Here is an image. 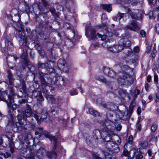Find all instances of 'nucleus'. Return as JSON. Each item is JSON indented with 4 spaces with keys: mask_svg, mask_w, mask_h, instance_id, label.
<instances>
[{
    "mask_svg": "<svg viewBox=\"0 0 159 159\" xmlns=\"http://www.w3.org/2000/svg\"><path fill=\"white\" fill-rule=\"evenodd\" d=\"M54 62L51 61H48L45 63H43L41 62H39L36 66L39 70L38 71L39 78H40V72L43 73L44 75L43 76V78L44 76L46 75L48 73H53L54 72L53 68Z\"/></svg>",
    "mask_w": 159,
    "mask_h": 159,
    "instance_id": "7ed1b4c3",
    "label": "nucleus"
},
{
    "mask_svg": "<svg viewBox=\"0 0 159 159\" xmlns=\"http://www.w3.org/2000/svg\"><path fill=\"white\" fill-rule=\"evenodd\" d=\"M0 99L5 102L9 109L11 108L12 104L14 102V99L12 97L7 94L6 91L2 92L0 93Z\"/></svg>",
    "mask_w": 159,
    "mask_h": 159,
    "instance_id": "0eeeda50",
    "label": "nucleus"
},
{
    "mask_svg": "<svg viewBox=\"0 0 159 159\" xmlns=\"http://www.w3.org/2000/svg\"><path fill=\"white\" fill-rule=\"evenodd\" d=\"M39 74L40 75V82L42 84L43 92L46 94V97L49 102H51L52 103H55V99L54 97L48 94L49 91L51 90V88L52 89V87L48 85V83L44 79L43 76L44 74L40 72Z\"/></svg>",
    "mask_w": 159,
    "mask_h": 159,
    "instance_id": "20e7f679",
    "label": "nucleus"
},
{
    "mask_svg": "<svg viewBox=\"0 0 159 159\" xmlns=\"http://www.w3.org/2000/svg\"><path fill=\"white\" fill-rule=\"evenodd\" d=\"M116 144V142L112 140L106 143V148H108L109 151H111L113 149V147Z\"/></svg>",
    "mask_w": 159,
    "mask_h": 159,
    "instance_id": "6ab92c4d",
    "label": "nucleus"
},
{
    "mask_svg": "<svg viewBox=\"0 0 159 159\" xmlns=\"http://www.w3.org/2000/svg\"><path fill=\"white\" fill-rule=\"evenodd\" d=\"M139 144L141 148L145 149L147 147L148 143L146 141H142L139 142Z\"/></svg>",
    "mask_w": 159,
    "mask_h": 159,
    "instance_id": "2f4dec72",
    "label": "nucleus"
},
{
    "mask_svg": "<svg viewBox=\"0 0 159 159\" xmlns=\"http://www.w3.org/2000/svg\"><path fill=\"white\" fill-rule=\"evenodd\" d=\"M108 49L113 52H118L123 49L122 45H116L108 47Z\"/></svg>",
    "mask_w": 159,
    "mask_h": 159,
    "instance_id": "ddd939ff",
    "label": "nucleus"
},
{
    "mask_svg": "<svg viewBox=\"0 0 159 159\" xmlns=\"http://www.w3.org/2000/svg\"><path fill=\"white\" fill-rule=\"evenodd\" d=\"M156 32L159 34V24H156L155 26Z\"/></svg>",
    "mask_w": 159,
    "mask_h": 159,
    "instance_id": "4d7b16f0",
    "label": "nucleus"
},
{
    "mask_svg": "<svg viewBox=\"0 0 159 159\" xmlns=\"http://www.w3.org/2000/svg\"><path fill=\"white\" fill-rule=\"evenodd\" d=\"M154 80L155 83L158 82V76L156 74H155L154 77Z\"/></svg>",
    "mask_w": 159,
    "mask_h": 159,
    "instance_id": "69168bd1",
    "label": "nucleus"
},
{
    "mask_svg": "<svg viewBox=\"0 0 159 159\" xmlns=\"http://www.w3.org/2000/svg\"><path fill=\"white\" fill-rule=\"evenodd\" d=\"M148 2L149 4L155 5L157 2V0H148Z\"/></svg>",
    "mask_w": 159,
    "mask_h": 159,
    "instance_id": "052dcab7",
    "label": "nucleus"
},
{
    "mask_svg": "<svg viewBox=\"0 0 159 159\" xmlns=\"http://www.w3.org/2000/svg\"><path fill=\"white\" fill-rule=\"evenodd\" d=\"M6 136L8 138V141H11L13 140L12 134L11 132H8L6 134Z\"/></svg>",
    "mask_w": 159,
    "mask_h": 159,
    "instance_id": "f704fd0d",
    "label": "nucleus"
},
{
    "mask_svg": "<svg viewBox=\"0 0 159 159\" xmlns=\"http://www.w3.org/2000/svg\"><path fill=\"white\" fill-rule=\"evenodd\" d=\"M6 48L5 49H3V52L5 54H7V52H8V50H10V48H13V45H12V42L10 41L7 40L5 41Z\"/></svg>",
    "mask_w": 159,
    "mask_h": 159,
    "instance_id": "a211bd4d",
    "label": "nucleus"
},
{
    "mask_svg": "<svg viewBox=\"0 0 159 159\" xmlns=\"http://www.w3.org/2000/svg\"><path fill=\"white\" fill-rule=\"evenodd\" d=\"M122 128V126L121 125L119 124L116 127V129L117 130L119 131H120Z\"/></svg>",
    "mask_w": 159,
    "mask_h": 159,
    "instance_id": "774afa93",
    "label": "nucleus"
},
{
    "mask_svg": "<svg viewBox=\"0 0 159 159\" xmlns=\"http://www.w3.org/2000/svg\"><path fill=\"white\" fill-rule=\"evenodd\" d=\"M102 8L108 12L112 10V7L111 5L102 4L101 5Z\"/></svg>",
    "mask_w": 159,
    "mask_h": 159,
    "instance_id": "cd10ccee",
    "label": "nucleus"
},
{
    "mask_svg": "<svg viewBox=\"0 0 159 159\" xmlns=\"http://www.w3.org/2000/svg\"><path fill=\"white\" fill-rule=\"evenodd\" d=\"M39 50H38V52L41 56L44 57L45 55V53L44 50L43 49V48H39Z\"/></svg>",
    "mask_w": 159,
    "mask_h": 159,
    "instance_id": "a18cd8bd",
    "label": "nucleus"
},
{
    "mask_svg": "<svg viewBox=\"0 0 159 159\" xmlns=\"http://www.w3.org/2000/svg\"><path fill=\"white\" fill-rule=\"evenodd\" d=\"M121 41L123 42L122 46L124 47H129L131 46V42L130 41L126 38L123 39H121Z\"/></svg>",
    "mask_w": 159,
    "mask_h": 159,
    "instance_id": "5701e85b",
    "label": "nucleus"
},
{
    "mask_svg": "<svg viewBox=\"0 0 159 159\" xmlns=\"http://www.w3.org/2000/svg\"><path fill=\"white\" fill-rule=\"evenodd\" d=\"M106 84V86L108 88L111 90H112L113 89V86H112L113 83L112 82L110 81H106V83H105Z\"/></svg>",
    "mask_w": 159,
    "mask_h": 159,
    "instance_id": "4c0bfd02",
    "label": "nucleus"
},
{
    "mask_svg": "<svg viewBox=\"0 0 159 159\" xmlns=\"http://www.w3.org/2000/svg\"><path fill=\"white\" fill-rule=\"evenodd\" d=\"M20 84L21 85V87L20 89V91L22 93L25 92L26 89V86L25 83L23 79H21L20 80Z\"/></svg>",
    "mask_w": 159,
    "mask_h": 159,
    "instance_id": "4be33fe9",
    "label": "nucleus"
},
{
    "mask_svg": "<svg viewBox=\"0 0 159 159\" xmlns=\"http://www.w3.org/2000/svg\"><path fill=\"white\" fill-rule=\"evenodd\" d=\"M155 11H151L149 12V17L150 19H154L155 18V17L157 15H155Z\"/></svg>",
    "mask_w": 159,
    "mask_h": 159,
    "instance_id": "ea45409f",
    "label": "nucleus"
},
{
    "mask_svg": "<svg viewBox=\"0 0 159 159\" xmlns=\"http://www.w3.org/2000/svg\"><path fill=\"white\" fill-rule=\"evenodd\" d=\"M26 102V100L25 99H21L19 100L18 102L20 104H22V103H25Z\"/></svg>",
    "mask_w": 159,
    "mask_h": 159,
    "instance_id": "680f3d73",
    "label": "nucleus"
},
{
    "mask_svg": "<svg viewBox=\"0 0 159 159\" xmlns=\"http://www.w3.org/2000/svg\"><path fill=\"white\" fill-rule=\"evenodd\" d=\"M154 100L156 102H158L159 101V98L157 94H155L154 96Z\"/></svg>",
    "mask_w": 159,
    "mask_h": 159,
    "instance_id": "338daca9",
    "label": "nucleus"
},
{
    "mask_svg": "<svg viewBox=\"0 0 159 159\" xmlns=\"http://www.w3.org/2000/svg\"><path fill=\"white\" fill-rule=\"evenodd\" d=\"M48 115V111L47 110V108H44L43 109L40 116V118H39V119L38 121L39 120L40 121H43L44 120L47 118Z\"/></svg>",
    "mask_w": 159,
    "mask_h": 159,
    "instance_id": "dca6fc26",
    "label": "nucleus"
},
{
    "mask_svg": "<svg viewBox=\"0 0 159 159\" xmlns=\"http://www.w3.org/2000/svg\"><path fill=\"white\" fill-rule=\"evenodd\" d=\"M0 154L1 155H3L4 157L6 158H7L8 157H10L11 156V153L8 152H6L4 153L2 152H0Z\"/></svg>",
    "mask_w": 159,
    "mask_h": 159,
    "instance_id": "c03bdc74",
    "label": "nucleus"
},
{
    "mask_svg": "<svg viewBox=\"0 0 159 159\" xmlns=\"http://www.w3.org/2000/svg\"><path fill=\"white\" fill-rule=\"evenodd\" d=\"M128 53H126V54L128 55L129 56H131V55H133V52L132 50L130 49H129L127 50Z\"/></svg>",
    "mask_w": 159,
    "mask_h": 159,
    "instance_id": "5fc2aeb1",
    "label": "nucleus"
},
{
    "mask_svg": "<svg viewBox=\"0 0 159 159\" xmlns=\"http://www.w3.org/2000/svg\"><path fill=\"white\" fill-rule=\"evenodd\" d=\"M46 154L48 157L50 159H55L57 157V154L54 151L47 152Z\"/></svg>",
    "mask_w": 159,
    "mask_h": 159,
    "instance_id": "b1692460",
    "label": "nucleus"
},
{
    "mask_svg": "<svg viewBox=\"0 0 159 159\" xmlns=\"http://www.w3.org/2000/svg\"><path fill=\"white\" fill-rule=\"evenodd\" d=\"M20 24L19 28L21 30H18L16 33V37L19 43L20 48L22 49V54L21 55L22 64L23 68L25 67L30 65V62L28 59L27 50L29 49L28 43L27 39L28 37H25V31L24 29V26Z\"/></svg>",
    "mask_w": 159,
    "mask_h": 159,
    "instance_id": "f257e3e1",
    "label": "nucleus"
},
{
    "mask_svg": "<svg viewBox=\"0 0 159 159\" xmlns=\"http://www.w3.org/2000/svg\"><path fill=\"white\" fill-rule=\"evenodd\" d=\"M59 84H57V85H58L61 86H65L66 84L65 80L63 78H62L61 80H59Z\"/></svg>",
    "mask_w": 159,
    "mask_h": 159,
    "instance_id": "79ce46f5",
    "label": "nucleus"
},
{
    "mask_svg": "<svg viewBox=\"0 0 159 159\" xmlns=\"http://www.w3.org/2000/svg\"><path fill=\"white\" fill-rule=\"evenodd\" d=\"M70 94L71 95H77L78 92L74 89H72L70 91Z\"/></svg>",
    "mask_w": 159,
    "mask_h": 159,
    "instance_id": "8fccbe9b",
    "label": "nucleus"
},
{
    "mask_svg": "<svg viewBox=\"0 0 159 159\" xmlns=\"http://www.w3.org/2000/svg\"><path fill=\"white\" fill-rule=\"evenodd\" d=\"M93 139L90 137H89L86 139V142L87 143L89 146L92 145V144L93 142Z\"/></svg>",
    "mask_w": 159,
    "mask_h": 159,
    "instance_id": "a19ab883",
    "label": "nucleus"
},
{
    "mask_svg": "<svg viewBox=\"0 0 159 159\" xmlns=\"http://www.w3.org/2000/svg\"><path fill=\"white\" fill-rule=\"evenodd\" d=\"M43 128L38 127L35 129V134L41 136L42 134L44 135L46 137L48 138L50 140L52 141L54 144V148L55 149L56 147L57 139L55 136L49 134L48 132L43 131Z\"/></svg>",
    "mask_w": 159,
    "mask_h": 159,
    "instance_id": "423d86ee",
    "label": "nucleus"
},
{
    "mask_svg": "<svg viewBox=\"0 0 159 159\" xmlns=\"http://www.w3.org/2000/svg\"><path fill=\"white\" fill-rule=\"evenodd\" d=\"M59 111V107L56 106H53L51 108V111L52 114L54 115L57 114Z\"/></svg>",
    "mask_w": 159,
    "mask_h": 159,
    "instance_id": "bb28decb",
    "label": "nucleus"
},
{
    "mask_svg": "<svg viewBox=\"0 0 159 159\" xmlns=\"http://www.w3.org/2000/svg\"><path fill=\"white\" fill-rule=\"evenodd\" d=\"M57 66L60 69L66 72L68 70L67 67L66 65V61L63 59H60L58 61Z\"/></svg>",
    "mask_w": 159,
    "mask_h": 159,
    "instance_id": "f8f14e48",
    "label": "nucleus"
},
{
    "mask_svg": "<svg viewBox=\"0 0 159 159\" xmlns=\"http://www.w3.org/2000/svg\"><path fill=\"white\" fill-rule=\"evenodd\" d=\"M19 114L17 116L18 122H16V124L17 127H20L23 125V123L22 121V119L23 118L26 120L27 118L30 117L31 116L34 117L36 120L39 119V116L35 113H32V110L30 106L28 104L26 105V107L24 111L20 112L19 110H18Z\"/></svg>",
    "mask_w": 159,
    "mask_h": 159,
    "instance_id": "f03ea898",
    "label": "nucleus"
},
{
    "mask_svg": "<svg viewBox=\"0 0 159 159\" xmlns=\"http://www.w3.org/2000/svg\"><path fill=\"white\" fill-rule=\"evenodd\" d=\"M140 49L139 47L137 46L134 48L133 52L134 53H138L139 52Z\"/></svg>",
    "mask_w": 159,
    "mask_h": 159,
    "instance_id": "864d4df0",
    "label": "nucleus"
},
{
    "mask_svg": "<svg viewBox=\"0 0 159 159\" xmlns=\"http://www.w3.org/2000/svg\"><path fill=\"white\" fill-rule=\"evenodd\" d=\"M20 146L18 147L17 149L21 150L22 151H21L23 153H25L27 152V149L28 148V147L27 145H24V143H20Z\"/></svg>",
    "mask_w": 159,
    "mask_h": 159,
    "instance_id": "393cba45",
    "label": "nucleus"
},
{
    "mask_svg": "<svg viewBox=\"0 0 159 159\" xmlns=\"http://www.w3.org/2000/svg\"><path fill=\"white\" fill-rule=\"evenodd\" d=\"M39 26L40 28H43L44 27L47 28V29H51L52 28V26L49 25V22H40L39 25Z\"/></svg>",
    "mask_w": 159,
    "mask_h": 159,
    "instance_id": "a878e982",
    "label": "nucleus"
},
{
    "mask_svg": "<svg viewBox=\"0 0 159 159\" xmlns=\"http://www.w3.org/2000/svg\"><path fill=\"white\" fill-rule=\"evenodd\" d=\"M124 15V14L123 13H120V12H119L117 14V16L118 17H119V19H120L121 18H123Z\"/></svg>",
    "mask_w": 159,
    "mask_h": 159,
    "instance_id": "0e129e2a",
    "label": "nucleus"
},
{
    "mask_svg": "<svg viewBox=\"0 0 159 159\" xmlns=\"http://www.w3.org/2000/svg\"><path fill=\"white\" fill-rule=\"evenodd\" d=\"M8 141L9 143V147L10 148V152L11 153H13L14 152V143L13 142V141Z\"/></svg>",
    "mask_w": 159,
    "mask_h": 159,
    "instance_id": "c9c22d12",
    "label": "nucleus"
},
{
    "mask_svg": "<svg viewBox=\"0 0 159 159\" xmlns=\"http://www.w3.org/2000/svg\"><path fill=\"white\" fill-rule=\"evenodd\" d=\"M93 136L97 140L99 138L101 139L102 137L101 132L98 129H95L93 131Z\"/></svg>",
    "mask_w": 159,
    "mask_h": 159,
    "instance_id": "412c9836",
    "label": "nucleus"
},
{
    "mask_svg": "<svg viewBox=\"0 0 159 159\" xmlns=\"http://www.w3.org/2000/svg\"><path fill=\"white\" fill-rule=\"evenodd\" d=\"M126 8V12L129 13L130 15L131 16L132 19H136L138 20H141L142 18V15L141 13H138V14L133 13L127 7Z\"/></svg>",
    "mask_w": 159,
    "mask_h": 159,
    "instance_id": "2eb2a0df",
    "label": "nucleus"
},
{
    "mask_svg": "<svg viewBox=\"0 0 159 159\" xmlns=\"http://www.w3.org/2000/svg\"><path fill=\"white\" fill-rule=\"evenodd\" d=\"M34 93H35L33 92V95L34 97H36L38 101L40 102L43 101V98L42 95L41 93L40 92H38L37 95H35Z\"/></svg>",
    "mask_w": 159,
    "mask_h": 159,
    "instance_id": "c85d7f7f",
    "label": "nucleus"
},
{
    "mask_svg": "<svg viewBox=\"0 0 159 159\" xmlns=\"http://www.w3.org/2000/svg\"><path fill=\"white\" fill-rule=\"evenodd\" d=\"M120 29H116L113 30L112 31V33L115 35L116 36H117L119 35V31H120Z\"/></svg>",
    "mask_w": 159,
    "mask_h": 159,
    "instance_id": "603ef678",
    "label": "nucleus"
},
{
    "mask_svg": "<svg viewBox=\"0 0 159 159\" xmlns=\"http://www.w3.org/2000/svg\"><path fill=\"white\" fill-rule=\"evenodd\" d=\"M17 57H15V56H9V55L8 57H6L7 61V64L9 66V64L8 63V60L9 59H11L12 60H14L15 61H16V60L17 59Z\"/></svg>",
    "mask_w": 159,
    "mask_h": 159,
    "instance_id": "37998d69",
    "label": "nucleus"
},
{
    "mask_svg": "<svg viewBox=\"0 0 159 159\" xmlns=\"http://www.w3.org/2000/svg\"><path fill=\"white\" fill-rule=\"evenodd\" d=\"M43 4L46 9L48 10L49 8V4L46 0H41Z\"/></svg>",
    "mask_w": 159,
    "mask_h": 159,
    "instance_id": "58836bf2",
    "label": "nucleus"
},
{
    "mask_svg": "<svg viewBox=\"0 0 159 159\" xmlns=\"http://www.w3.org/2000/svg\"><path fill=\"white\" fill-rule=\"evenodd\" d=\"M157 125L156 124H152L151 127V130L153 132H155L157 129Z\"/></svg>",
    "mask_w": 159,
    "mask_h": 159,
    "instance_id": "3c124183",
    "label": "nucleus"
},
{
    "mask_svg": "<svg viewBox=\"0 0 159 159\" xmlns=\"http://www.w3.org/2000/svg\"><path fill=\"white\" fill-rule=\"evenodd\" d=\"M102 130L104 132H105L106 135L105 137L103 139V140L107 143L112 140V136L114 135L113 132L109 130L107 127H105L103 128H102Z\"/></svg>",
    "mask_w": 159,
    "mask_h": 159,
    "instance_id": "6e6552de",
    "label": "nucleus"
},
{
    "mask_svg": "<svg viewBox=\"0 0 159 159\" xmlns=\"http://www.w3.org/2000/svg\"><path fill=\"white\" fill-rule=\"evenodd\" d=\"M119 78L117 79L119 84L121 85H129L133 83L132 78L125 73H119Z\"/></svg>",
    "mask_w": 159,
    "mask_h": 159,
    "instance_id": "39448f33",
    "label": "nucleus"
},
{
    "mask_svg": "<svg viewBox=\"0 0 159 159\" xmlns=\"http://www.w3.org/2000/svg\"><path fill=\"white\" fill-rule=\"evenodd\" d=\"M11 14L12 16V20L18 24V27H20V24H22L21 22L20 21V17L18 11L16 9H13L11 11Z\"/></svg>",
    "mask_w": 159,
    "mask_h": 159,
    "instance_id": "9d476101",
    "label": "nucleus"
},
{
    "mask_svg": "<svg viewBox=\"0 0 159 159\" xmlns=\"http://www.w3.org/2000/svg\"><path fill=\"white\" fill-rule=\"evenodd\" d=\"M101 20L102 23L100 25H99V27L101 28H103L107 26L108 24V20L104 14H102V15Z\"/></svg>",
    "mask_w": 159,
    "mask_h": 159,
    "instance_id": "f3484780",
    "label": "nucleus"
},
{
    "mask_svg": "<svg viewBox=\"0 0 159 159\" xmlns=\"http://www.w3.org/2000/svg\"><path fill=\"white\" fill-rule=\"evenodd\" d=\"M118 92L119 94L122 98H123L125 96L128 95L126 91L125 90H123L122 89H120L119 90Z\"/></svg>",
    "mask_w": 159,
    "mask_h": 159,
    "instance_id": "c756f323",
    "label": "nucleus"
},
{
    "mask_svg": "<svg viewBox=\"0 0 159 159\" xmlns=\"http://www.w3.org/2000/svg\"><path fill=\"white\" fill-rule=\"evenodd\" d=\"M7 73L8 74V79L9 84L11 85H13L14 84L15 80L13 75L12 73L9 70L7 71Z\"/></svg>",
    "mask_w": 159,
    "mask_h": 159,
    "instance_id": "aec40b11",
    "label": "nucleus"
},
{
    "mask_svg": "<svg viewBox=\"0 0 159 159\" xmlns=\"http://www.w3.org/2000/svg\"><path fill=\"white\" fill-rule=\"evenodd\" d=\"M140 34L143 37H144L146 36V33L144 30H142L140 31Z\"/></svg>",
    "mask_w": 159,
    "mask_h": 159,
    "instance_id": "13d9d810",
    "label": "nucleus"
},
{
    "mask_svg": "<svg viewBox=\"0 0 159 159\" xmlns=\"http://www.w3.org/2000/svg\"><path fill=\"white\" fill-rule=\"evenodd\" d=\"M134 108V107L132 106L131 107H130L128 111V113H129L130 114L129 117H130L131 116V114L133 112V110Z\"/></svg>",
    "mask_w": 159,
    "mask_h": 159,
    "instance_id": "bf43d9fd",
    "label": "nucleus"
},
{
    "mask_svg": "<svg viewBox=\"0 0 159 159\" xmlns=\"http://www.w3.org/2000/svg\"><path fill=\"white\" fill-rule=\"evenodd\" d=\"M96 79L102 83H106V80L105 78L102 76H98L96 77Z\"/></svg>",
    "mask_w": 159,
    "mask_h": 159,
    "instance_id": "72a5a7b5",
    "label": "nucleus"
},
{
    "mask_svg": "<svg viewBox=\"0 0 159 159\" xmlns=\"http://www.w3.org/2000/svg\"><path fill=\"white\" fill-rule=\"evenodd\" d=\"M133 141V137L132 135H130L128 138V140H127L126 143H128L129 144H132Z\"/></svg>",
    "mask_w": 159,
    "mask_h": 159,
    "instance_id": "09e8293b",
    "label": "nucleus"
},
{
    "mask_svg": "<svg viewBox=\"0 0 159 159\" xmlns=\"http://www.w3.org/2000/svg\"><path fill=\"white\" fill-rule=\"evenodd\" d=\"M34 46L35 48L37 49L38 50H39V48H43V47L38 43H35Z\"/></svg>",
    "mask_w": 159,
    "mask_h": 159,
    "instance_id": "6e6d98bb",
    "label": "nucleus"
},
{
    "mask_svg": "<svg viewBox=\"0 0 159 159\" xmlns=\"http://www.w3.org/2000/svg\"><path fill=\"white\" fill-rule=\"evenodd\" d=\"M85 35L87 38H90V39L93 40L96 38L97 36L95 30L89 26H86L85 28Z\"/></svg>",
    "mask_w": 159,
    "mask_h": 159,
    "instance_id": "1a4fd4ad",
    "label": "nucleus"
},
{
    "mask_svg": "<svg viewBox=\"0 0 159 159\" xmlns=\"http://www.w3.org/2000/svg\"><path fill=\"white\" fill-rule=\"evenodd\" d=\"M136 129L137 130L140 131L142 129V126L140 124V119L138 118L137 122L136 123Z\"/></svg>",
    "mask_w": 159,
    "mask_h": 159,
    "instance_id": "e433bc0d",
    "label": "nucleus"
},
{
    "mask_svg": "<svg viewBox=\"0 0 159 159\" xmlns=\"http://www.w3.org/2000/svg\"><path fill=\"white\" fill-rule=\"evenodd\" d=\"M125 29H129L131 30L136 31L137 30H139V26L138 25L137 22L135 21H131L130 24L126 26Z\"/></svg>",
    "mask_w": 159,
    "mask_h": 159,
    "instance_id": "4468645a",
    "label": "nucleus"
},
{
    "mask_svg": "<svg viewBox=\"0 0 159 159\" xmlns=\"http://www.w3.org/2000/svg\"><path fill=\"white\" fill-rule=\"evenodd\" d=\"M135 158L136 159H142L143 158V156L141 154H138L136 156Z\"/></svg>",
    "mask_w": 159,
    "mask_h": 159,
    "instance_id": "e2e57ef3",
    "label": "nucleus"
},
{
    "mask_svg": "<svg viewBox=\"0 0 159 159\" xmlns=\"http://www.w3.org/2000/svg\"><path fill=\"white\" fill-rule=\"evenodd\" d=\"M6 91L7 92H9L10 95V96L11 97V96H14L15 95L13 87H9L6 90Z\"/></svg>",
    "mask_w": 159,
    "mask_h": 159,
    "instance_id": "473e14b6",
    "label": "nucleus"
},
{
    "mask_svg": "<svg viewBox=\"0 0 159 159\" xmlns=\"http://www.w3.org/2000/svg\"><path fill=\"white\" fill-rule=\"evenodd\" d=\"M89 111L90 114L94 116H96L98 115H99V113L97 111L92 108H89Z\"/></svg>",
    "mask_w": 159,
    "mask_h": 159,
    "instance_id": "7c9ffc66",
    "label": "nucleus"
},
{
    "mask_svg": "<svg viewBox=\"0 0 159 159\" xmlns=\"http://www.w3.org/2000/svg\"><path fill=\"white\" fill-rule=\"evenodd\" d=\"M97 35L98 36L99 38H101V40L102 41H104L106 40L107 39V37L105 35H102L100 34L99 33L97 34Z\"/></svg>",
    "mask_w": 159,
    "mask_h": 159,
    "instance_id": "de8ad7c7",
    "label": "nucleus"
},
{
    "mask_svg": "<svg viewBox=\"0 0 159 159\" xmlns=\"http://www.w3.org/2000/svg\"><path fill=\"white\" fill-rule=\"evenodd\" d=\"M103 70L104 73L108 76L113 78L116 76V73L113 70L108 67H104Z\"/></svg>",
    "mask_w": 159,
    "mask_h": 159,
    "instance_id": "9b49d317",
    "label": "nucleus"
},
{
    "mask_svg": "<svg viewBox=\"0 0 159 159\" xmlns=\"http://www.w3.org/2000/svg\"><path fill=\"white\" fill-rule=\"evenodd\" d=\"M49 11H50L52 15L53 16H57V14L55 11V9L52 7H50L49 8Z\"/></svg>",
    "mask_w": 159,
    "mask_h": 159,
    "instance_id": "49530a36",
    "label": "nucleus"
}]
</instances>
